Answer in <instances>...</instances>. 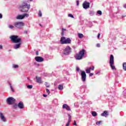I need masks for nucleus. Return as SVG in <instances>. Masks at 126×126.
<instances>
[{"mask_svg":"<svg viewBox=\"0 0 126 126\" xmlns=\"http://www.w3.org/2000/svg\"><path fill=\"white\" fill-rule=\"evenodd\" d=\"M85 54V50L82 49L79 52L76 54L75 59L76 60H82L83 57H84V55Z\"/></svg>","mask_w":126,"mask_h":126,"instance_id":"obj_1","label":"nucleus"},{"mask_svg":"<svg viewBox=\"0 0 126 126\" xmlns=\"http://www.w3.org/2000/svg\"><path fill=\"white\" fill-rule=\"evenodd\" d=\"M21 7L22 8L21 11L23 12H27L30 9V4H29L26 2H24L21 6Z\"/></svg>","mask_w":126,"mask_h":126,"instance_id":"obj_2","label":"nucleus"},{"mask_svg":"<svg viewBox=\"0 0 126 126\" xmlns=\"http://www.w3.org/2000/svg\"><path fill=\"white\" fill-rule=\"evenodd\" d=\"M9 38L13 43H20V42H21V38H19L17 35L10 36Z\"/></svg>","mask_w":126,"mask_h":126,"instance_id":"obj_3","label":"nucleus"},{"mask_svg":"<svg viewBox=\"0 0 126 126\" xmlns=\"http://www.w3.org/2000/svg\"><path fill=\"white\" fill-rule=\"evenodd\" d=\"M114 56H113V55H111L109 60V63L110 67H111L113 70H114V69H116V67L114 65Z\"/></svg>","mask_w":126,"mask_h":126,"instance_id":"obj_4","label":"nucleus"},{"mask_svg":"<svg viewBox=\"0 0 126 126\" xmlns=\"http://www.w3.org/2000/svg\"><path fill=\"white\" fill-rule=\"evenodd\" d=\"M70 53H71V48L69 46H67L64 48L63 54L64 55H69Z\"/></svg>","mask_w":126,"mask_h":126,"instance_id":"obj_5","label":"nucleus"},{"mask_svg":"<svg viewBox=\"0 0 126 126\" xmlns=\"http://www.w3.org/2000/svg\"><path fill=\"white\" fill-rule=\"evenodd\" d=\"M15 26L16 28L20 29L21 27L24 26V23H23L22 22H17L15 23Z\"/></svg>","mask_w":126,"mask_h":126,"instance_id":"obj_6","label":"nucleus"},{"mask_svg":"<svg viewBox=\"0 0 126 126\" xmlns=\"http://www.w3.org/2000/svg\"><path fill=\"white\" fill-rule=\"evenodd\" d=\"M7 103L8 105H12L15 103V99L13 97H9L7 98Z\"/></svg>","mask_w":126,"mask_h":126,"instance_id":"obj_7","label":"nucleus"},{"mask_svg":"<svg viewBox=\"0 0 126 126\" xmlns=\"http://www.w3.org/2000/svg\"><path fill=\"white\" fill-rule=\"evenodd\" d=\"M81 79L83 82H85L86 81V73L84 71H81Z\"/></svg>","mask_w":126,"mask_h":126,"instance_id":"obj_8","label":"nucleus"},{"mask_svg":"<svg viewBox=\"0 0 126 126\" xmlns=\"http://www.w3.org/2000/svg\"><path fill=\"white\" fill-rule=\"evenodd\" d=\"M0 119L1 122H3V123H6V122H7L6 118L4 117V115L1 112L0 113Z\"/></svg>","mask_w":126,"mask_h":126,"instance_id":"obj_9","label":"nucleus"},{"mask_svg":"<svg viewBox=\"0 0 126 126\" xmlns=\"http://www.w3.org/2000/svg\"><path fill=\"white\" fill-rule=\"evenodd\" d=\"M29 14H24L23 15H19L16 17L17 19H23L24 17H28Z\"/></svg>","mask_w":126,"mask_h":126,"instance_id":"obj_10","label":"nucleus"},{"mask_svg":"<svg viewBox=\"0 0 126 126\" xmlns=\"http://www.w3.org/2000/svg\"><path fill=\"white\" fill-rule=\"evenodd\" d=\"M83 6L85 9H87V8H89L90 7V3L89 2H87L85 1L83 4Z\"/></svg>","mask_w":126,"mask_h":126,"instance_id":"obj_11","label":"nucleus"},{"mask_svg":"<svg viewBox=\"0 0 126 126\" xmlns=\"http://www.w3.org/2000/svg\"><path fill=\"white\" fill-rule=\"evenodd\" d=\"M35 60L36 62H38V63H42V62H43L44 61L43 58L41 57H36L35 58Z\"/></svg>","mask_w":126,"mask_h":126,"instance_id":"obj_12","label":"nucleus"},{"mask_svg":"<svg viewBox=\"0 0 126 126\" xmlns=\"http://www.w3.org/2000/svg\"><path fill=\"white\" fill-rule=\"evenodd\" d=\"M18 107L19 108V109H23L24 108V104H23V102L22 101H20L18 104Z\"/></svg>","mask_w":126,"mask_h":126,"instance_id":"obj_13","label":"nucleus"},{"mask_svg":"<svg viewBox=\"0 0 126 126\" xmlns=\"http://www.w3.org/2000/svg\"><path fill=\"white\" fill-rule=\"evenodd\" d=\"M63 109H66L67 111H70V107L68 106L67 104H63Z\"/></svg>","mask_w":126,"mask_h":126,"instance_id":"obj_14","label":"nucleus"},{"mask_svg":"<svg viewBox=\"0 0 126 126\" xmlns=\"http://www.w3.org/2000/svg\"><path fill=\"white\" fill-rule=\"evenodd\" d=\"M64 43V44H70L71 43V40L69 38H66Z\"/></svg>","mask_w":126,"mask_h":126,"instance_id":"obj_15","label":"nucleus"},{"mask_svg":"<svg viewBox=\"0 0 126 126\" xmlns=\"http://www.w3.org/2000/svg\"><path fill=\"white\" fill-rule=\"evenodd\" d=\"M20 46H21V43L16 44L14 46V49H19V48H20Z\"/></svg>","mask_w":126,"mask_h":126,"instance_id":"obj_16","label":"nucleus"},{"mask_svg":"<svg viewBox=\"0 0 126 126\" xmlns=\"http://www.w3.org/2000/svg\"><path fill=\"white\" fill-rule=\"evenodd\" d=\"M36 82H37V83H43V82H42V79H41L40 77H36Z\"/></svg>","mask_w":126,"mask_h":126,"instance_id":"obj_17","label":"nucleus"},{"mask_svg":"<svg viewBox=\"0 0 126 126\" xmlns=\"http://www.w3.org/2000/svg\"><path fill=\"white\" fill-rule=\"evenodd\" d=\"M108 111H104V112L101 114V116L102 117H107V116H108Z\"/></svg>","mask_w":126,"mask_h":126,"instance_id":"obj_18","label":"nucleus"},{"mask_svg":"<svg viewBox=\"0 0 126 126\" xmlns=\"http://www.w3.org/2000/svg\"><path fill=\"white\" fill-rule=\"evenodd\" d=\"M65 38L64 37H62L61 38L60 42L61 44H64V42H65Z\"/></svg>","mask_w":126,"mask_h":126,"instance_id":"obj_19","label":"nucleus"},{"mask_svg":"<svg viewBox=\"0 0 126 126\" xmlns=\"http://www.w3.org/2000/svg\"><path fill=\"white\" fill-rule=\"evenodd\" d=\"M91 70V67L88 68L87 69H86V73H90Z\"/></svg>","mask_w":126,"mask_h":126,"instance_id":"obj_20","label":"nucleus"},{"mask_svg":"<svg viewBox=\"0 0 126 126\" xmlns=\"http://www.w3.org/2000/svg\"><path fill=\"white\" fill-rule=\"evenodd\" d=\"M92 115L93 117H96V116H97V113L95 111H93L92 112Z\"/></svg>","mask_w":126,"mask_h":126,"instance_id":"obj_21","label":"nucleus"},{"mask_svg":"<svg viewBox=\"0 0 126 126\" xmlns=\"http://www.w3.org/2000/svg\"><path fill=\"white\" fill-rule=\"evenodd\" d=\"M59 90H63V86L62 85H60L58 87Z\"/></svg>","mask_w":126,"mask_h":126,"instance_id":"obj_22","label":"nucleus"},{"mask_svg":"<svg viewBox=\"0 0 126 126\" xmlns=\"http://www.w3.org/2000/svg\"><path fill=\"white\" fill-rule=\"evenodd\" d=\"M123 69L126 71V63H123Z\"/></svg>","mask_w":126,"mask_h":126,"instance_id":"obj_23","label":"nucleus"},{"mask_svg":"<svg viewBox=\"0 0 126 126\" xmlns=\"http://www.w3.org/2000/svg\"><path fill=\"white\" fill-rule=\"evenodd\" d=\"M78 36L80 38H83V34L82 33H78Z\"/></svg>","mask_w":126,"mask_h":126,"instance_id":"obj_24","label":"nucleus"},{"mask_svg":"<svg viewBox=\"0 0 126 126\" xmlns=\"http://www.w3.org/2000/svg\"><path fill=\"white\" fill-rule=\"evenodd\" d=\"M89 14H90V15H91V16L94 15V11H90V13H89Z\"/></svg>","mask_w":126,"mask_h":126,"instance_id":"obj_25","label":"nucleus"},{"mask_svg":"<svg viewBox=\"0 0 126 126\" xmlns=\"http://www.w3.org/2000/svg\"><path fill=\"white\" fill-rule=\"evenodd\" d=\"M27 88H28V89H32L33 88V86H32V85H28L27 86Z\"/></svg>","mask_w":126,"mask_h":126,"instance_id":"obj_26","label":"nucleus"},{"mask_svg":"<svg viewBox=\"0 0 126 126\" xmlns=\"http://www.w3.org/2000/svg\"><path fill=\"white\" fill-rule=\"evenodd\" d=\"M10 87L11 88V90L12 92H14V90L13 89V87H12V86H11V84H9Z\"/></svg>","mask_w":126,"mask_h":126,"instance_id":"obj_27","label":"nucleus"},{"mask_svg":"<svg viewBox=\"0 0 126 126\" xmlns=\"http://www.w3.org/2000/svg\"><path fill=\"white\" fill-rule=\"evenodd\" d=\"M8 27L10 29H13L14 28V27L11 25H9Z\"/></svg>","mask_w":126,"mask_h":126,"instance_id":"obj_28","label":"nucleus"},{"mask_svg":"<svg viewBox=\"0 0 126 126\" xmlns=\"http://www.w3.org/2000/svg\"><path fill=\"white\" fill-rule=\"evenodd\" d=\"M68 16V17H71V18H74V16H73V15H72L71 14H69Z\"/></svg>","mask_w":126,"mask_h":126,"instance_id":"obj_29","label":"nucleus"},{"mask_svg":"<svg viewBox=\"0 0 126 126\" xmlns=\"http://www.w3.org/2000/svg\"><path fill=\"white\" fill-rule=\"evenodd\" d=\"M97 14H99V15H102V11L98 10L97 11Z\"/></svg>","mask_w":126,"mask_h":126,"instance_id":"obj_30","label":"nucleus"},{"mask_svg":"<svg viewBox=\"0 0 126 126\" xmlns=\"http://www.w3.org/2000/svg\"><path fill=\"white\" fill-rule=\"evenodd\" d=\"M68 121H70V120L71 119V116H70V114H68Z\"/></svg>","mask_w":126,"mask_h":126,"instance_id":"obj_31","label":"nucleus"},{"mask_svg":"<svg viewBox=\"0 0 126 126\" xmlns=\"http://www.w3.org/2000/svg\"><path fill=\"white\" fill-rule=\"evenodd\" d=\"M38 15H39V16H40V17H41V16H42V12H41V11H39Z\"/></svg>","mask_w":126,"mask_h":126,"instance_id":"obj_32","label":"nucleus"},{"mask_svg":"<svg viewBox=\"0 0 126 126\" xmlns=\"http://www.w3.org/2000/svg\"><path fill=\"white\" fill-rule=\"evenodd\" d=\"M13 67L14 68H17V67H18V65H13Z\"/></svg>","mask_w":126,"mask_h":126,"instance_id":"obj_33","label":"nucleus"},{"mask_svg":"<svg viewBox=\"0 0 126 126\" xmlns=\"http://www.w3.org/2000/svg\"><path fill=\"white\" fill-rule=\"evenodd\" d=\"M101 123H102V121H98L96 123V124L97 125V126H99Z\"/></svg>","mask_w":126,"mask_h":126,"instance_id":"obj_34","label":"nucleus"},{"mask_svg":"<svg viewBox=\"0 0 126 126\" xmlns=\"http://www.w3.org/2000/svg\"><path fill=\"white\" fill-rule=\"evenodd\" d=\"M69 124H70V120H68V122H67V124H66V126H69Z\"/></svg>","mask_w":126,"mask_h":126,"instance_id":"obj_35","label":"nucleus"},{"mask_svg":"<svg viewBox=\"0 0 126 126\" xmlns=\"http://www.w3.org/2000/svg\"><path fill=\"white\" fill-rule=\"evenodd\" d=\"M45 86H46V87H50V85H49V84H48V83H45Z\"/></svg>","mask_w":126,"mask_h":126,"instance_id":"obj_36","label":"nucleus"},{"mask_svg":"<svg viewBox=\"0 0 126 126\" xmlns=\"http://www.w3.org/2000/svg\"><path fill=\"white\" fill-rule=\"evenodd\" d=\"M125 97L126 98V90L123 92Z\"/></svg>","mask_w":126,"mask_h":126,"instance_id":"obj_37","label":"nucleus"},{"mask_svg":"<svg viewBox=\"0 0 126 126\" xmlns=\"http://www.w3.org/2000/svg\"><path fill=\"white\" fill-rule=\"evenodd\" d=\"M46 92L47 93H48V94H50V90H49V89H46Z\"/></svg>","mask_w":126,"mask_h":126,"instance_id":"obj_38","label":"nucleus"},{"mask_svg":"<svg viewBox=\"0 0 126 126\" xmlns=\"http://www.w3.org/2000/svg\"><path fill=\"white\" fill-rule=\"evenodd\" d=\"M93 75H94V73H90L89 74L90 76H93Z\"/></svg>","mask_w":126,"mask_h":126,"instance_id":"obj_39","label":"nucleus"},{"mask_svg":"<svg viewBox=\"0 0 126 126\" xmlns=\"http://www.w3.org/2000/svg\"><path fill=\"white\" fill-rule=\"evenodd\" d=\"M100 44L98 43L96 44V47H97V48H100Z\"/></svg>","mask_w":126,"mask_h":126,"instance_id":"obj_40","label":"nucleus"},{"mask_svg":"<svg viewBox=\"0 0 126 126\" xmlns=\"http://www.w3.org/2000/svg\"><path fill=\"white\" fill-rule=\"evenodd\" d=\"M100 35H101V34H100V33H98V35H97V38H98V39H99V38H100Z\"/></svg>","mask_w":126,"mask_h":126,"instance_id":"obj_41","label":"nucleus"},{"mask_svg":"<svg viewBox=\"0 0 126 126\" xmlns=\"http://www.w3.org/2000/svg\"><path fill=\"white\" fill-rule=\"evenodd\" d=\"M1 18H2V15L0 14V19H1Z\"/></svg>","mask_w":126,"mask_h":126,"instance_id":"obj_42","label":"nucleus"},{"mask_svg":"<svg viewBox=\"0 0 126 126\" xmlns=\"http://www.w3.org/2000/svg\"><path fill=\"white\" fill-rule=\"evenodd\" d=\"M2 48H3L2 45H0V50L2 49Z\"/></svg>","mask_w":126,"mask_h":126,"instance_id":"obj_43","label":"nucleus"},{"mask_svg":"<svg viewBox=\"0 0 126 126\" xmlns=\"http://www.w3.org/2000/svg\"><path fill=\"white\" fill-rule=\"evenodd\" d=\"M76 122L75 121H74V126H76Z\"/></svg>","mask_w":126,"mask_h":126,"instance_id":"obj_44","label":"nucleus"},{"mask_svg":"<svg viewBox=\"0 0 126 126\" xmlns=\"http://www.w3.org/2000/svg\"><path fill=\"white\" fill-rule=\"evenodd\" d=\"M77 5H79V1H77Z\"/></svg>","mask_w":126,"mask_h":126,"instance_id":"obj_45","label":"nucleus"},{"mask_svg":"<svg viewBox=\"0 0 126 126\" xmlns=\"http://www.w3.org/2000/svg\"><path fill=\"white\" fill-rule=\"evenodd\" d=\"M92 70H94V66H93L92 68H91Z\"/></svg>","mask_w":126,"mask_h":126,"instance_id":"obj_46","label":"nucleus"},{"mask_svg":"<svg viewBox=\"0 0 126 126\" xmlns=\"http://www.w3.org/2000/svg\"><path fill=\"white\" fill-rule=\"evenodd\" d=\"M76 70H77V71H79V67H77L76 68Z\"/></svg>","mask_w":126,"mask_h":126,"instance_id":"obj_47","label":"nucleus"},{"mask_svg":"<svg viewBox=\"0 0 126 126\" xmlns=\"http://www.w3.org/2000/svg\"><path fill=\"white\" fill-rule=\"evenodd\" d=\"M36 56H38L39 55V53L38 52V51L36 52Z\"/></svg>","mask_w":126,"mask_h":126,"instance_id":"obj_48","label":"nucleus"},{"mask_svg":"<svg viewBox=\"0 0 126 126\" xmlns=\"http://www.w3.org/2000/svg\"><path fill=\"white\" fill-rule=\"evenodd\" d=\"M63 31H65V29H62V32H63Z\"/></svg>","mask_w":126,"mask_h":126,"instance_id":"obj_49","label":"nucleus"},{"mask_svg":"<svg viewBox=\"0 0 126 126\" xmlns=\"http://www.w3.org/2000/svg\"><path fill=\"white\" fill-rule=\"evenodd\" d=\"M62 35H64V33H63V32L62 31Z\"/></svg>","mask_w":126,"mask_h":126,"instance_id":"obj_50","label":"nucleus"},{"mask_svg":"<svg viewBox=\"0 0 126 126\" xmlns=\"http://www.w3.org/2000/svg\"><path fill=\"white\" fill-rule=\"evenodd\" d=\"M124 7H125V8H126V4H125V5H124Z\"/></svg>","mask_w":126,"mask_h":126,"instance_id":"obj_51","label":"nucleus"},{"mask_svg":"<svg viewBox=\"0 0 126 126\" xmlns=\"http://www.w3.org/2000/svg\"><path fill=\"white\" fill-rule=\"evenodd\" d=\"M43 96H44V97H47V95H46V94H43Z\"/></svg>","mask_w":126,"mask_h":126,"instance_id":"obj_52","label":"nucleus"},{"mask_svg":"<svg viewBox=\"0 0 126 126\" xmlns=\"http://www.w3.org/2000/svg\"><path fill=\"white\" fill-rule=\"evenodd\" d=\"M14 108H16V107H17V105H15V106H14Z\"/></svg>","mask_w":126,"mask_h":126,"instance_id":"obj_53","label":"nucleus"},{"mask_svg":"<svg viewBox=\"0 0 126 126\" xmlns=\"http://www.w3.org/2000/svg\"><path fill=\"white\" fill-rule=\"evenodd\" d=\"M25 33H26V34H27V31H25Z\"/></svg>","mask_w":126,"mask_h":126,"instance_id":"obj_54","label":"nucleus"},{"mask_svg":"<svg viewBox=\"0 0 126 126\" xmlns=\"http://www.w3.org/2000/svg\"><path fill=\"white\" fill-rule=\"evenodd\" d=\"M32 0H30V1H32Z\"/></svg>","mask_w":126,"mask_h":126,"instance_id":"obj_55","label":"nucleus"},{"mask_svg":"<svg viewBox=\"0 0 126 126\" xmlns=\"http://www.w3.org/2000/svg\"><path fill=\"white\" fill-rule=\"evenodd\" d=\"M124 17V16H122V18Z\"/></svg>","mask_w":126,"mask_h":126,"instance_id":"obj_56","label":"nucleus"}]
</instances>
